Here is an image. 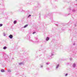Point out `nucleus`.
<instances>
[{"label":"nucleus","mask_w":77,"mask_h":77,"mask_svg":"<svg viewBox=\"0 0 77 77\" xmlns=\"http://www.w3.org/2000/svg\"><path fill=\"white\" fill-rule=\"evenodd\" d=\"M9 37L10 38V39H12V38H13V35H10L9 36Z\"/></svg>","instance_id":"obj_1"},{"label":"nucleus","mask_w":77,"mask_h":77,"mask_svg":"<svg viewBox=\"0 0 77 77\" xmlns=\"http://www.w3.org/2000/svg\"><path fill=\"white\" fill-rule=\"evenodd\" d=\"M50 39V38L47 37L46 38V41H48L49 39Z\"/></svg>","instance_id":"obj_2"},{"label":"nucleus","mask_w":77,"mask_h":77,"mask_svg":"<svg viewBox=\"0 0 77 77\" xmlns=\"http://www.w3.org/2000/svg\"><path fill=\"white\" fill-rule=\"evenodd\" d=\"M28 25H26L24 26V28H26V27H27Z\"/></svg>","instance_id":"obj_3"},{"label":"nucleus","mask_w":77,"mask_h":77,"mask_svg":"<svg viewBox=\"0 0 77 77\" xmlns=\"http://www.w3.org/2000/svg\"><path fill=\"white\" fill-rule=\"evenodd\" d=\"M14 24H16L17 23V21L16 20L14 21Z\"/></svg>","instance_id":"obj_4"},{"label":"nucleus","mask_w":77,"mask_h":77,"mask_svg":"<svg viewBox=\"0 0 77 77\" xmlns=\"http://www.w3.org/2000/svg\"><path fill=\"white\" fill-rule=\"evenodd\" d=\"M1 71L2 72H5V70H4L3 69H2L1 70Z\"/></svg>","instance_id":"obj_5"},{"label":"nucleus","mask_w":77,"mask_h":77,"mask_svg":"<svg viewBox=\"0 0 77 77\" xmlns=\"http://www.w3.org/2000/svg\"><path fill=\"white\" fill-rule=\"evenodd\" d=\"M6 47H4V48H3V49L4 50H6Z\"/></svg>","instance_id":"obj_6"},{"label":"nucleus","mask_w":77,"mask_h":77,"mask_svg":"<svg viewBox=\"0 0 77 77\" xmlns=\"http://www.w3.org/2000/svg\"><path fill=\"white\" fill-rule=\"evenodd\" d=\"M3 26V24H0V27H2Z\"/></svg>","instance_id":"obj_7"},{"label":"nucleus","mask_w":77,"mask_h":77,"mask_svg":"<svg viewBox=\"0 0 77 77\" xmlns=\"http://www.w3.org/2000/svg\"><path fill=\"white\" fill-rule=\"evenodd\" d=\"M36 33V32H33L32 34H35V33Z\"/></svg>","instance_id":"obj_8"},{"label":"nucleus","mask_w":77,"mask_h":77,"mask_svg":"<svg viewBox=\"0 0 77 77\" xmlns=\"http://www.w3.org/2000/svg\"><path fill=\"white\" fill-rule=\"evenodd\" d=\"M21 64H22V63H19V64L20 65H21Z\"/></svg>","instance_id":"obj_9"},{"label":"nucleus","mask_w":77,"mask_h":77,"mask_svg":"<svg viewBox=\"0 0 77 77\" xmlns=\"http://www.w3.org/2000/svg\"><path fill=\"white\" fill-rule=\"evenodd\" d=\"M68 75V74H66V75H65V76H67V75Z\"/></svg>","instance_id":"obj_10"},{"label":"nucleus","mask_w":77,"mask_h":77,"mask_svg":"<svg viewBox=\"0 0 77 77\" xmlns=\"http://www.w3.org/2000/svg\"><path fill=\"white\" fill-rule=\"evenodd\" d=\"M74 66L75 67V64H74V65H73V66H74Z\"/></svg>","instance_id":"obj_11"},{"label":"nucleus","mask_w":77,"mask_h":77,"mask_svg":"<svg viewBox=\"0 0 77 77\" xmlns=\"http://www.w3.org/2000/svg\"><path fill=\"white\" fill-rule=\"evenodd\" d=\"M30 16H31V15H29L28 17H30Z\"/></svg>","instance_id":"obj_12"},{"label":"nucleus","mask_w":77,"mask_h":77,"mask_svg":"<svg viewBox=\"0 0 77 77\" xmlns=\"http://www.w3.org/2000/svg\"><path fill=\"white\" fill-rule=\"evenodd\" d=\"M8 71H10V72H11V70H9Z\"/></svg>","instance_id":"obj_13"},{"label":"nucleus","mask_w":77,"mask_h":77,"mask_svg":"<svg viewBox=\"0 0 77 77\" xmlns=\"http://www.w3.org/2000/svg\"><path fill=\"white\" fill-rule=\"evenodd\" d=\"M47 65H48V63H47Z\"/></svg>","instance_id":"obj_14"}]
</instances>
